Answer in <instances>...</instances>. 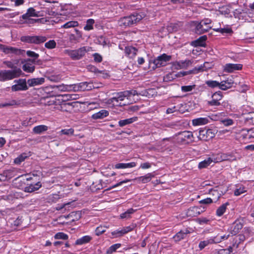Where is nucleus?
<instances>
[{"mask_svg": "<svg viewBox=\"0 0 254 254\" xmlns=\"http://www.w3.org/2000/svg\"><path fill=\"white\" fill-rule=\"evenodd\" d=\"M145 16L146 14L143 12L135 11L128 16L121 18L119 20V23L121 27H131L137 24Z\"/></svg>", "mask_w": 254, "mask_h": 254, "instance_id": "obj_1", "label": "nucleus"}, {"mask_svg": "<svg viewBox=\"0 0 254 254\" xmlns=\"http://www.w3.org/2000/svg\"><path fill=\"white\" fill-rule=\"evenodd\" d=\"M20 68L15 67L12 70H2L0 71V81H5L19 77L22 74Z\"/></svg>", "mask_w": 254, "mask_h": 254, "instance_id": "obj_2", "label": "nucleus"}, {"mask_svg": "<svg viewBox=\"0 0 254 254\" xmlns=\"http://www.w3.org/2000/svg\"><path fill=\"white\" fill-rule=\"evenodd\" d=\"M211 20L204 19L195 24V32L197 34H202L208 31L212 28Z\"/></svg>", "mask_w": 254, "mask_h": 254, "instance_id": "obj_3", "label": "nucleus"}, {"mask_svg": "<svg viewBox=\"0 0 254 254\" xmlns=\"http://www.w3.org/2000/svg\"><path fill=\"white\" fill-rule=\"evenodd\" d=\"M87 51L86 47H82L76 50H65L64 52L72 60H79L84 56Z\"/></svg>", "mask_w": 254, "mask_h": 254, "instance_id": "obj_4", "label": "nucleus"}, {"mask_svg": "<svg viewBox=\"0 0 254 254\" xmlns=\"http://www.w3.org/2000/svg\"><path fill=\"white\" fill-rule=\"evenodd\" d=\"M214 136L215 133L212 129L203 128L199 130L198 137L201 140L207 141Z\"/></svg>", "mask_w": 254, "mask_h": 254, "instance_id": "obj_5", "label": "nucleus"}, {"mask_svg": "<svg viewBox=\"0 0 254 254\" xmlns=\"http://www.w3.org/2000/svg\"><path fill=\"white\" fill-rule=\"evenodd\" d=\"M177 137L178 142L180 143H185L188 140H191L193 138L192 132L189 131H184L178 133L175 135Z\"/></svg>", "mask_w": 254, "mask_h": 254, "instance_id": "obj_6", "label": "nucleus"}, {"mask_svg": "<svg viewBox=\"0 0 254 254\" xmlns=\"http://www.w3.org/2000/svg\"><path fill=\"white\" fill-rule=\"evenodd\" d=\"M171 59V56L163 54L154 60L153 64L156 67H159L166 65L167 63Z\"/></svg>", "mask_w": 254, "mask_h": 254, "instance_id": "obj_7", "label": "nucleus"}, {"mask_svg": "<svg viewBox=\"0 0 254 254\" xmlns=\"http://www.w3.org/2000/svg\"><path fill=\"white\" fill-rule=\"evenodd\" d=\"M14 82H16L17 84L11 86V90L13 91L26 90L28 89V87L26 85V81L25 79H19L18 80H15Z\"/></svg>", "mask_w": 254, "mask_h": 254, "instance_id": "obj_8", "label": "nucleus"}, {"mask_svg": "<svg viewBox=\"0 0 254 254\" xmlns=\"http://www.w3.org/2000/svg\"><path fill=\"white\" fill-rule=\"evenodd\" d=\"M22 63L23 64L22 69L24 71L27 72H33L34 71L35 66L34 64L35 63L34 60L28 59L22 61Z\"/></svg>", "mask_w": 254, "mask_h": 254, "instance_id": "obj_9", "label": "nucleus"}, {"mask_svg": "<svg viewBox=\"0 0 254 254\" xmlns=\"http://www.w3.org/2000/svg\"><path fill=\"white\" fill-rule=\"evenodd\" d=\"M2 52L6 54H14L17 55H23L25 52V50L6 45L4 46Z\"/></svg>", "mask_w": 254, "mask_h": 254, "instance_id": "obj_10", "label": "nucleus"}, {"mask_svg": "<svg viewBox=\"0 0 254 254\" xmlns=\"http://www.w3.org/2000/svg\"><path fill=\"white\" fill-rule=\"evenodd\" d=\"M243 65L241 64H227L225 65L224 70L225 72L231 73L235 70L242 69Z\"/></svg>", "mask_w": 254, "mask_h": 254, "instance_id": "obj_11", "label": "nucleus"}, {"mask_svg": "<svg viewBox=\"0 0 254 254\" xmlns=\"http://www.w3.org/2000/svg\"><path fill=\"white\" fill-rule=\"evenodd\" d=\"M126 97L128 99V93L127 91H124L117 93L115 96L111 98L110 100L112 103L118 102L119 101H124Z\"/></svg>", "mask_w": 254, "mask_h": 254, "instance_id": "obj_12", "label": "nucleus"}, {"mask_svg": "<svg viewBox=\"0 0 254 254\" xmlns=\"http://www.w3.org/2000/svg\"><path fill=\"white\" fill-rule=\"evenodd\" d=\"M243 228V224L239 221H236L230 227V232L232 235L237 234Z\"/></svg>", "mask_w": 254, "mask_h": 254, "instance_id": "obj_13", "label": "nucleus"}, {"mask_svg": "<svg viewBox=\"0 0 254 254\" xmlns=\"http://www.w3.org/2000/svg\"><path fill=\"white\" fill-rule=\"evenodd\" d=\"M202 210L197 206H192L188 209L187 212V215L189 217H195L199 215Z\"/></svg>", "mask_w": 254, "mask_h": 254, "instance_id": "obj_14", "label": "nucleus"}, {"mask_svg": "<svg viewBox=\"0 0 254 254\" xmlns=\"http://www.w3.org/2000/svg\"><path fill=\"white\" fill-rule=\"evenodd\" d=\"M42 187L41 182L30 184L24 188V190L26 192H33L38 190Z\"/></svg>", "mask_w": 254, "mask_h": 254, "instance_id": "obj_15", "label": "nucleus"}, {"mask_svg": "<svg viewBox=\"0 0 254 254\" xmlns=\"http://www.w3.org/2000/svg\"><path fill=\"white\" fill-rule=\"evenodd\" d=\"M190 233V231L187 229L181 230L174 236L173 239L175 242H179L185 239Z\"/></svg>", "mask_w": 254, "mask_h": 254, "instance_id": "obj_16", "label": "nucleus"}, {"mask_svg": "<svg viewBox=\"0 0 254 254\" xmlns=\"http://www.w3.org/2000/svg\"><path fill=\"white\" fill-rule=\"evenodd\" d=\"M207 39V37L206 35H203L202 36H200L199 38L191 42V45L193 47H203L205 45V41Z\"/></svg>", "mask_w": 254, "mask_h": 254, "instance_id": "obj_17", "label": "nucleus"}, {"mask_svg": "<svg viewBox=\"0 0 254 254\" xmlns=\"http://www.w3.org/2000/svg\"><path fill=\"white\" fill-rule=\"evenodd\" d=\"M45 82V78L43 77L29 79L27 83L30 87L41 85Z\"/></svg>", "mask_w": 254, "mask_h": 254, "instance_id": "obj_18", "label": "nucleus"}, {"mask_svg": "<svg viewBox=\"0 0 254 254\" xmlns=\"http://www.w3.org/2000/svg\"><path fill=\"white\" fill-rule=\"evenodd\" d=\"M89 83L87 82H83L75 84V90L78 91H84L88 90L91 89V86Z\"/></svg>", "mask_w": 254, "mask_h": 254, "instance_id": "obj_19", "label": "nucleus"}, {"mask_svg": "<svg viewBox=\"0 0 254 254\" xmlns=\"http://www.w3.org/2000/svg\"><path fill=\"white\" fill-rule=\"evenodd\" d=\"M109 115V112L105 110H102L92 115V118L94 120L102 119Z\"/></svg>", "mask_w": 254, "mask_h": 254, "instance_id": "obj_20", "label": "nucleus"}, {"mask_svg": "<svg viewBox=\"0 0 254 254\" xmlns=\"http://www.w3.org/2000/svg\"><path fill=\"white\" fill-rule=\"evenodd\" d=\"M137 52V49L131 46H128L125 48L126 54L129 58H133L136 55Z\"/></svg>", "mask_w": 254, "mask_h": 254, "instance_id": "obj_21", "label": "nucleus"}, {"mask_svg": "<svg viewBox=\"0 0 254 254\" xmlns=\"http://www.w3.org/2000/svg\"><path fill=\"white\" fill-rule=\"evenodd\" d=\"M219 241H215V239L211 238L205 241H201L199 244V248L200 250H202L204 249L206 246H208L209 244H214V243H219Z\"/></svg>", "mask_w": 254, "mask_h": 254, "instance_id": "obj_22", "label": "nucleus"}, {"mask_svg": "<svg viewBox=\"0 0 254 254\" xmlns=\"http://www.w3.org/2000/svg\"><path fill=\"white\" fill-rule=\"evenodd\" d=\"M92 240V237L90 236H84L75 241V245H82L89 243Z\"/></svg>", "mask_w": 254, "mask_h": 254, "instance_id": "obj_23", "label": "nucleus"}, {"mask_svg": "<svg viewBox=\"0 0 254 254\" xmlns=\"http://www.w3.org/2000/svg\"><path fill=\"white\" fill-rule=\"evenodd\" d=\"M212 66V63L209 62H205L203 64L197 67H195V68L196 69L197 73H198L199 72L206 71L207 69L211 68Z\"/></svg>", "mask_w": 254, "mask_h": 254, "instance_id": "obj_24", "label": "nucleus"}, {"mask_svg": "<svg viewBox=\"0 0 254 254\" xmlns=\"http://www.w3.org/2000/svg\"><path fill=\"white\" fill-rule=\"evenodd\" d=\"M137 120V117H133L123 120H120L119 122V125L121 127H124L127 125L130 124Z\"/></svg>", "mask_w": 254, "mask_h": 254, "instance_id": "obj_25", "label": "nucleus"}, {"mask_svg": "<svg viewBox=\"0 0 254 254\" xmlns=\"http://www.w3.org/2000/svg\"><path fill=\"white\" fill-rule=\"evenodd\" d=\"M30 156V152H28V153L25 152L23 153L14 159V162L16 164H20L22 162L24 161L25 159Z\"/></svg>", "mask_w": 254, "mask_h": 254, "instance_id": "obj_26", "label": "nucleus"}, {"mask_svg": "<svg viewBox=\"0 0 254 254\" xmlns=\"http://www.w3.org/2000/svg\"><path fill=\"white\" fill-rule=\"evenodd\" d=\"M208 119L207 118H199L192 120V124L194 126H199L207 124Z\"/></svg>", "mask_w": 254, "mask_h": 254, "instance_id": "obj_27", "label": "nucleus"}, {"mask_svg": "<svg viewBox=\"0 0 254 254\" xmlns=\"http://www.w3.org/2000/svg\"><path fill=\"white\" fill-rule=\"evenodd\" d=\"M220 89L223 90H226L230 88H231L232 86L233 82L231 80L230 81L229 80H224L220 82Z\"/></svg>", "mask_w": 254, "mask_h": 254, "instance_id": "obj_28", "label": "nucleus"}, {"mask_svg": "<svg viewBox=\"0 0 254 254\" xmlns=\"http://www.w3.org/2000/svg\"><path fill=\"white\" fill-rule=\"evenodd\" d=\"M209 194L212 195L214 202H216L221 196V193L217 190L211 189L209 191Z\"/></svg>", "mask_w": 254, "mask_h": 254, "instance_id": "obj_29", "label": "nucleus"}, {"mask_svg": "<svg viewBox=\"0 0 254 254\" xmlns=\"http://www.w3.org/2000/svg\"><path fill=\"white\" fill-rule=\"evenodd\" d=\"M48 127L45 125H39L33 128V131L36 134H41L48 130Z\"/></svg>", "mask_w": 254, "mask_h": 254, "instance_id": "obj_30", "label": "nucleus"}, {"mask_svg": "<svg viewBox=\"0 0 254 254\" xmlns=\"http://www.w3.org/2000/svg\"><path fill=\"white\" fill-rule=\"evenodd\" d=\"M213 160L210 157L207 158L206 159L200 162L198 164L199 169L205 168L209 166L212 163Z\"/></svg>", "mask_w": 254, "mask_h": 254, "instance_id": "obj_31", "label": "nucleus"}, {"mask_svg": "<svg viewBox=\"0 0 254 254\" xmlns=\"http://www.w3.org/2000/svg\"><path fill=\"white\" fill-rule=\"evenodd\" d=\"M47 40V37L43 36H33V43L34 44H40L44 43Z\"/></svg>", "mask_w": 254, "mask_h": 254, "instance_id": "obj_32", "label": "nucleus"}, {"mask_svg": "<svg viewBox=\"0 0 254 254\" xmlns=\"http://www.w3.org/2000/svg\"><path fill=\"white\" fill-rule=\"evenodd\" d=\"M153 177V175L151 173H148L146 174L145 176L140 177L136 179L139 181H141L142 183H147L151 180L152 178Z\"/></svg>", "mask_w": 254, "mask_h": 254, "instance_id": "obj_33", "label": "nucleus"}, {"mask_svg": "<svg viewBox=\"0 0 254 254\" xmlns=\"http://www.w3.org/2000/svg\"><path fill=\"white\" fill-rule=\"evenodd\" d=\"M20 104V101H17L15 100H11L4 103L0 104V108L6 107L7 106H12L14 105H19Z\"/></svg>", "mask_w": 254, "mask_h": 254, "instance_id": "obj_34", "label": "nucleus"}, {"mask_svg": "<svg viewBox=\"0 0 254 254\" xmlns=\"http://www.w3.org/2000/svg\"><path fill=\"white\" fill-rule=\"evenodd\" d=\"M16 171L14 169H10L4 171V175L7 178L8 180L11 179L16 175Z\"/></svg>", "mask_w": 254, "mask_h": 254, "instance_id": "obj_35", "label": "nucleus"}, {"mask_svg": "<svg viewBox=\"0 0 254 254\" xmlns=\"http://www.w3.org/2000/svg\"><path fill=\"white\" fill-rule=\"evenodd\" d=\"M74 130L72 128H64L62 129L60 132V135H66L68 136H72L74 134Z\"/></svg>", "mask_w": 254, "mask_h": 254, "instance_id": "obj_36", "label": "nucleus"}, {"mask_svg": "<svg viewBox=\"0 0 254 254\" xmlns=\"http://www.w3.org/2000/svg\"><path fill=\"white\" fill-rule=\"evenodd\" d=\"M192 64V61L189 60L180 61L178 63V65L181 68H186Z\"/></svg>", "mask_w": 254, "mask_h": 254, "instance_id": "obj_37", "label": "nucleus"}, {"mask_svg": "<svg viewBox=\"0 0 254 254\" xmlns=\"http://www.w3.org/2000/svg\"><path fill=\"white\" fill-rule=\"evenodd\" d=\"M135 212V210L133 208H129L124 213L120 215V217L122 219H128L130 217V215Z\"/></svg>", "mask_w": 254, "mask_h": 254, "instance_id": "obj_38", "label": "nucleus"}, {"mask_svg": "<svg viewBox=\"0 0 254 254\" xmlns=\"http://www.w3.org/2000/svg\"><path fill=\"white\" fill-rule=\"evenodd\" d=\"M228 204V203L223 204L217 209L216 214L217 216H221L224 213L226 209V206Z\"/></svg>", "mask_w": 254, "mask_h": 254, "instance_id": "obj_39", "label": "nucleus"}, {"mask_svg": "<svg viewBox=\"0 0 254 254\" xmlns=\"http://www.w3.org/2000/svg\"><path fill=\"white\" fill-rule=\"evenodd\" d=\"M78 25V23L76 21H70L65 23L62 27L64 28H69L75 27Z\"/></svg>", "mask_w": 254, "mask_h": 254, "instance_id": "obj_40", "label": "nucleus"}, {"mask_svg": "<svg viewBox=\"0 0 254 254\" xmlns=\"http://www.w3.org/2000/svg\"><path fill=\"white\" fill-rule=\"evenodd\" d=\"M121 245L120 244H116L113 245H112L107 250L106 253L107 254H111L113 253L116 251V250L119 249L121 247Z\"/></svg>", "mask_w": 254, "mask_h": 254, "instance_id": "obj_41", "label": "nucleus"}, {"mask_svg": "<svg viewBox=\"0 0 254 254\" xmlns=\"http://www.w3.org/2000/svg\"><path fill=\"white\" fill-rule=\"evenodd\" d=\"M94 23V20L92 19H89L86 22V24L84 27L85 30H90L93 29V25Z\"/></svg>", "mask_w": 254, "mask_h": 254, "instance_id": "obj_42", "label": "nucleus"}, {"mask_svg": "<svg viewBox=\"0 0 254 254\" xmlns=\"http://www.w3.org/2000/svg\"><path fill=\"white\" fill-rule=\"evenodd\" d=\"M205 83L211 88H215L216 87L220 88V82L215 80H207L205 82Z\"/></svg>", "mask_w": 254, "mask_h": 254, "instance_id": "obj_43", "label": "nucleus"}, {"mask_svg": "<svg viewBox=\"0 0 254 254\" xmlns=\"http://www.w3.org/2000/svg\"><path fill=\"white\" fill-rule=\"evenodd\" d=\"M195 73H197V71H196V69L195 67L193 69L190 70L189 71H181V72H179L178 74V76H179V77H183V76H186V75L190 74H195Z\"/></svg>", "mask_w": 254, "mask_h": 254, "instance_id": "obj_44", "label": "nucleus"}, {"mask_svg": "<svg viewBox=\"0 0 254 254\" xmlns=\"http://www.w3.org/2000/svg\"><path fill=\"white\" fill-rule=\"evenodd\" d=\"M22 42L30 44L33 43V36H23L20 38Z\"/></svg>", "mask_w": 254, "mask_h": 254, "instance_id": "obj_45", "label": "nucleus"}, {"mask_svg": "<svg viewBox=\"0 0 254 254\" xmlns=\"http://www.w3.org/2000/svg\"><path fill=\"white\" fill-rule=\"evenodd\" d=\"M57 43L54 40H51L45 44V47L49 49H52L56 47Z\"/></svg>", "mask_w": 254, "mask_h": 254, "instance_id": "obj_46", "label": "nucleus"}, {"mask_svg": "<svg viewBox=\"0 0 254 254\" xmlns=\"http://www.w3.org/2000/svg\"><path fill=\"white\" fill-rule=\"evenodd\" d=\"M211 97L219 102L222 99V93L220 91L216 92L212 95Z\"/></svg>", "mask_w": 254, "mask_h": 254, "instance_id": "obj_47", "label": "nucleus"}, {"mask_svg": "<svg viewBox=\"0 0 254 254\" xmlns=\"http://www.w3.org/2000/svg\"><path fill=\"white\" fill-rule=\"evenodd\" d=\"M195 86L196 85L195 84L192 85L182 86L181 87V90L184 92H190L194 89Z\"/></svg>", "mask_w": 254, "mask_h": 254, "instance_id": "obj_48", "label": "nucleus"}, {"mask_svg": "<svg viewBox=\"0 0 254 254\" xmlns=\"http://www.w3.org/2000/svg\"><path fill=\"white\" fill-rule=\"evenodd\" d=\"M246 191L247 190L244 187H240L239 188L236 189L235 190L234 195L236 196H239Z\"/></svg>", "mask_w": 254, "mask_h": 254, "instance_id": "obj_49", "label": "nucleus"}, {"mask_svg": "<svg viewBox=\"0 0 254 254\" xmlns=\"http://www.w3.org/2000/svg\"><path fill=\"white\" fill-rule=\"evenodd\" d=\"M26 54L28 57L32 58L33 59L32 60H34V62H36V60H37L39 57V54L31 51H27L26 52Z\"/></svg>", "mask_w": 254, "mask_h": 254, "instance_id": "obj_50", "label": "nucleus"}, {"mask_svg": "<svg viewBox=\"0 0 254 254\" xmlns=\"http://www.w3.org/2000/svg\"><path fill=\"white\" fill-rule=\"evenodd\" d=\"M55 238L56 239L66 240L68 238V236L64 233L59 232L55 235Z\"/></svg>", "mask_w": 254, "mask_h": 254, "instance_id": "obj_51", "label": "nucleus"}, {"mask_svg": "<svg viewBox=\"0 0 254 254\" xmlns=\"http://www.w3.org/2000/svg\"><path fill=\"white\" fill-rule=\"evenodd\" d=\"M111 234L115 238L120 237L125 235L122 229L121 230H116L114 231H113Z\"/></svg>", "mask_w": 254, "mask_h": 254, "instance_id": "obj_52", "label": "nucleus"}, {"mask_svg": "<svg viewBox=\"0 0 254 254\" xmlns=\"http://www.w3.org/2000/svg\"><path fill=\"white\" fill-rule=\"evenodd\" d=\"M106 231L105 227L102 226H99L96 228L95 230V234L97 236H99L105 232Z\"/></svg>", "mask_w": 254, "mask_h": 254, "instance_id": "obj_53", "label": "nucleus"}, {"mask_svg": "<svg viewBox=\"0 0 254 254\" xmlns=\"http://www.w3.org/2000/svg\"><path fill=\"white\" fill-rule=\"evenodd\" d=\"M233 248L230 247L228 249H221L218 251V254H231L232 252Z\"/></svg>", "mask_w": 254, "mask_h": 254, "instance_id": "obj_54", "label": "nucleus"}, {"mask_svg": "<svg viewBox=\"0 0 254 254\" xmlns=\"http://www.w3.org/2000/svg\"><path fill=\"white\" fill-rule=\"evenodd\" d=\"M249 134V129L243 128L241 130V136L243 139L248 138Z\"/></svg>", "mask_w": 254, "mask_h": 254, "instance_id": "obj_55", "label": "nucleus"}, {"mask_svg": "<svg viewBox=\"0 0 254 254\" xmlns=\"http://www.w3.org/2000/svg\"><path fill=\"white\" fill-rule=\"evenodd\" d=\"M69 40L71 42L77 43L79 42L80 39L76 37L74 34H71L69 36Z\"/></svg>", "mask_w": 254, "mask_h": 254, "instance_id": "obj_56", "label": "nucleus"}, {"mask_svg": "<svg viewBox=\"0 0 254 254\" xmlns=\"http://www.w3.org/2000/svg\"><path fill=\"white\" fill-rule=\"evenodd\" d=\"M207 104L211 106H218L221 105L220 102L213 98H212L211 101L207 102Z\"/></svg>", "mask_w": 254, "mask_h": 254, "instance_id": "obj_57", "label": "nucleus"}, {"mask_svg": "<svg viewBox=\"0 0 254 254\" xmlns=\"http://www.w3.org/2000/svg\"><path fill=\"white\" fill-rule=\"evenodd\" d=\"M27 12V14H29L30 16H38V14L36 13L35 9L33 7H30L28 8Z\"/></svg>", "mask_w": 254, "mask_h": 254, "instance_id": "obj_58", "label": "nucleus"}, {"mask_svg": "<svg viewBox=\"0 0 254 254\" xmlns=\"http://www.w3.org/2000/svg\"><path fill=\"white\" fill-rule=\"evenodd\" d=\"M245 120L246 121L254 125V113H249L248 117Z\"/></svg>", "mask_w": 254, "mask_h": 254, "instance_id": "obj_59", "label": "nucleus"}, {"mask_svg": "<svg viewBox=\"0 0 254 254\" xmlns=\"http://www.w3.org/2000/svg\"><path fill=\"white\" fill-rule=\"evenodd\" d=\"M199 202L200 204H209L212 202H214L213 199H211V198L209 197L201 200Z\"/></svg>", "mask_w": 254, "mask_h": 254, "instance_id": "obj_60", "label": "nucleus"}, {"mask_svg": "<svg viewBox=\"0 0 254 254\" xmlns=\"http://www.w3.org/2000/svg\"><path fill=\"white\" fill-rule=\"evenodd\" d=\"M66 91H74L76 92L75 90V84L67 85L66 84Z\"/></svg>", "mask_w": 254, "mask_h": 254, "instance_id": "obj_61", "label": "nucleus"}, {"mask_svg": "<svg viewBox=\"0 0 254 254\" xmlns=\"http://www.w3.org/2000/svg\"><path fill=\"white\" fill-rule=\"evenodd\" d=\"M93 57H94V61L97 63H100L102 61V56L98 53L94 54Z\"/></svg>", "mask_w": 254, "mask_h": 254, "instance_id": "obj_62", "label": "nucleus"}, {"mask_svg": "<svg viewBox=\"0 0 254 254\" xmlns=\"http://www.w3.org/2000/svg\"><path fill=\"white\" fill-rule=\"evenodd\" d=\"M222 122L225 126H231L234 123L233 120L230 119L223 120Z\"/></svg>", "mask_w": 254, "mask_h": 254, "instance_id": "obj_63", "label": "nucleus"}, {"mask_svg": "<svg viewBox=\"0 0 254 254\" xmlns=\"http://www.w3.org/2000/svg\"><path fill=\"white\" fill-rule=\"evenodd\" d=\"M49 79L52 81L58 82L60 80L61 77L59 75H51L49 77Z\"/></svg>", "mask_w": 254, "mask_h": 254, "instance_id": "obj_64", "label": "nucleus"}]
</instances>
